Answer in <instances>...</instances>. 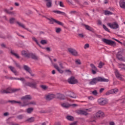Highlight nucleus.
I'll return each instance as SVG.
<instances>
[{
	"instance_id": "1",
	"label": "nucleus",
	"mask_w": 125,
	"mask_h": 125,
	"mask_svg": "<svg viewBox=\"0 0 125 125\" xmlns=\"http://www.w3.org/2000/svg\"><path fill=\"white\" fill-rule=\"evenodd\" d=\"M99 82H104L105 83H108V82H109V79L101 77H96L92 79L90 82L89 84L91 85L95 84V83H98Z\"/></svg>"
},
{
	"instance_id": "2",
	"label": "nucleus",
	"mask_w": 125,
	"mask_h": 125,
	"mask_svg": "<svg viewBox=\"0 0 125 125\" xmlns=\"http://www.w3.org/2000/svg\"><path fill=\"white\" fill-rule=\"evenodd\" d=\"M9 102L12 103L13 104L15 103H18L20 104L21 106L22 107H25V106H28V105H30V104H35L34 103H28V102H24L23 104H21V102H17L16 101H9Z\"/></svg>"
},
{
	"instance_id": "3",
	"label": "nucleus",
	"mask_w": 125,
	"mask_h": 125,
	"mask_svg": "<svg viewBox=\"0 0 125 125\" xmlns=\"http://www.w3.org/2000/svg\"><path fill=\"white\" fill-rule=\"evenodd\" d=\"M102 42L106 43V44H108L109 45H111V46H116V42L114 41L109 40L106 39H103Z\"/></svg>"
},
{
	"instance_id": "4",
	"label": "nucleus",
	"mask_w": 125,
	"mask_h": 125,
	"mask_svg": "<svg viewBox=\"0 0 125 125\" xmlns=\"http://www.w3.org/2000/svg\"><path fill=\"white\" fill-rule=\"evenodd\" d=\"M98 103L101 106H104L108 103V100L105 98H101L98 100Z\"/></svg>"
},
{
	"instance_id": "5",
	"label": "nucleus",
	"mask_w": 125,
	"mask_h": 125,
	"mask_svg": "<svg viewBox=\"0 0 125 125\" xmlns=\"http://www.w3.org/2000/svg\"><path fill=\"white\" fill-rule=\"evenodd\" d=\"M107 25L111 29H114L115 30L119 28V24H118V23H117V22H116L112 23H107Z\"/></svg>"
},
{
	"instance_id": "6",
	"label": "nucleus",
	"mask_w": 125,
	"mask_h": 125,
	"mask_svg": "<svg viewBox=\"0 0 125 125\" xmlns=\"http://www.w3.org/2000/svg\"><path fill=\"white\" fill-rule=\"evenodd\" d=\"M90 109H86L85 111L83 110H77L76 113L78 114V115H84L86 116V115H87V112H90Z\"/></svg>"
},
{
	"instance_id": "7",
	"label": "nucleus",
	"mask_w": 125,
	"mask_h": 125,
	"mask_svg": "<svg viewBox=\"0 0 125 125\" xmlns=\"http://www.w3.org/2000/svg\"><path fill=\"white\" fill-rule=\"evenodd\" d=\"M48 20L50 21V24H54V23H56L57 24H58V25H60L61 26L64 25V24H63V23L56 20H54V19H48Z\"/></svg>"
},
{
	"instance_id": "8",
	"label": "nucleus",
	"mask_w": 125,
	"mask_h": 125,
	"mask_svg": "<svg viewBox=\"0 0 125 125\" xmlns=\"http://www.w3.org/2000/svg\"><path fill=\"white\" fill-rule=\"evenodd\" d=\"M68 52L73 55V56H79V53L77 50L75 49H73L72 48H69L68 49Z\"/></svg>"
},
{
	"instance_id": "9",
	"label": "nucleus",
	"mask_w": 125,
	"mask_h": 125,
	"mask_svg": "<svg viewBox=\"0 0 125 125\" xmlns=\"http://www.w3.org/2000/svg\"><path fill=\"white\" fill-rule=\"evenodd\" d=\"M17 91L16 89H12L11 88H8L6 90H3L1 91V93H12V92H15Z\"/></svg>"
},
{
	"instance_id": "10",
	"label": "nucleus",
	"mask_w": 125,
	"mask_h": 125,
	"mask_svg": "<svg viewBox=\"0 0 125 125\" xmlns=\"http://www.w3.org/2000/svg\"><path fill=\"white\" fill-rule=\"evenodd\" d=\"M68 82L70 84H75L78 83V80L75 78L74 77H71L68 79Z\"/></svg>"
},
{
	"instance_id": "11",
	"label": "nucleus",
	"mask_w": 125,
	"mask_h": 125,
	"mask_svg": "<svg viewBox=\"0 0 125 125\" xmlns=\"http://www.w3.org/2000/svg\"><path fill=\"white\" fill-rule=\"evenodd\" d=\"M122 51H119L117 54V58L118 59V60H120V61H124V62H125V57H123L122 55Z\"/></svg>"
},
{
	"instance_id": "12",
	"label": "nucleus",
	"mask_w": 125,
	"mask_h": 125,
	"mask_svg": "<svg viewBox=\"0 0 125 125\" xmlns=\"http://www.w3.org/2000/svg\"><path fill=\"white\" fill-rule=\"evenodd\" d=\"M52 64V65H53L54 67L55 68H56V70H57V71L60 73L61 74L63 73V70L61 69H60V68L59 67V66H58V65H57V64L56 63H53V62H52V61L51 60H50Z\"/></svg>"
},
{
	"instance_id": "13",
	"label": "nucleus",
	"mask_w": 125,
	"mask_h": 125,
	"mask_svg": "<svg viewBox=\"0 0 125 125\" xmlns=\"http://www.w3.org/2000/svg\"><path fill=\"white\" fill-rule=\"evenodd\" d=\"M90 66L91 68V71H92V74H93L94 75H95V74H96V73L98 72V69H97V67H96V66H95V65H94V64H91Z\"/></svg>"
},
{
	"instance_id": "14",
	"label": "nucleus",
	"mask_w": 125,
	"mask_h": 125,
	"mask_svg": "<svg viewBox=\"0 0 125 125\" xmlns=\"http://www.w3.org/2000/svg\"><path fill=\"white\" fill-rule=\"evenodd\" d=\"M115 76L117 79H119L120 81H124V76H122L119 73L117 70H116L115 72Z\"/></svg>"
},
{
	"instance_id": "15",
	"label": "nucleus",
	"mask_w": 125,
	"mask_h": 125,
	"mask_svg": "<svg viewBox=\"0 0 125 125\" xmlns=\"http://www.w3.org/2000/svg\"><path fill=\"white\" fill-rule=\"evenodd\" d=\"M118 91H119V90L118 89L110 90L106 93V95H109L110 94H114V93H117Z\"/></svg>"
},
{
	"instance_id": "16",
	"label": "nucleus",
	"mask_w": 125,
	"mask_h": 125,
	"mask_svg": "<svg viewBox=\"0 0 125 125\" xmlns=\"http://www.w3.org/2000/svg\"><path fill=\"white\" fill-rule=\"evenodd\" d=\"M8 68H9V69L11 70V72H12V73H14V75L15 76L19 75V73H18V72L16 71V70H15V68H14V67L10 66L8 67Z\"/></svg>"
},
{
	"instance_id": "17",
	"label": "nucleus",
	"mask_w": 125,
	"mask_h": 125,
	"mask_svg": "<svg viewBox=\"0 0 125 125\" xmlns=\"http://www.w3.org/2000/svg\"><path fill=\"white\" fill-rule=\"evenodd\" d=\"M30 53L28 52V51L23 50L21 51V55L25 57H27V58H30Z\"/></svg>"
},
{
	"instance_id": "18",
	"label": "nucleus",
	"mask_w": 125,
	"mask_h": 125,
	"mask_svg": "<svg viewBox=\"0 0 125 125\" xmlns=\"http://www.w3.org/2000/svg\"><path fill=\"white\" fill-rule=\"evenodd\" d=\"M119 5L122 9H125V0H120L119 2Z\"/></svg>"
},
{
	"instance_id": "19",
	"label": "nucleus",
	"mask_w": 125,
	"mask_h": 125,
	"mask_svg": "<svg viewBox=\"0 0 125 125\" xmlns=\"http://www.w3.org/2000/svg\"><path fill=\"white\" fill-rule=\"evenodd\" d=\"M104 113L100 110L96 113V118H100L101 117H104Z\"/></svg>"
},
{
	"instance_id": "20",
	"label": "nucleus",
	"mask_w": 125,
	"mask_h": 125,
	"mask_svg": "<svg viewBox=\"0 0 125 125\" xmlns=\"http://www.w3.org/2000/svg\"><path fill=\"white\" fill-rule=\"evenodd\" d=\"M31 99H32V97H31L30 95H26L21 98V100H22V101H26V100H31Z\"/></svg>"
},
{
	"instance_id": "21",
	"label": "nucleus",
	"mask_w": 125,
	"mask_h": 125,
	"mask_svg": "<svg viewBox=\"0 0 125 125\" xmlns=\"http://www.w3.org/2000/svg\"><path fill=\"white\" fill-rule=\"evenodd\" d=\"M55 97V95L53 94H49L46 96V100H51V99H53Z\"/></svg>"
},
{
	"instance_id": "22",
	"label": "nucleus",
	"mask_w": 125,
	"mask_h": 125,
	"mask_svg": "<svg viewBox=\"0 0 125 125\" xmlns=\"http://www.w3.org/2000/svg\"><path fill=\"white\" fill-rule=\"evenodd\" d=\"M24 70H25V71H26V72H27L28 73H29L31 76H34V75L32 74V72L31 71V68H30V67H29L28 66L24 65Z\"/></svg>"
},
{
	"instance_id": "23",
	"label": "nucleus",
	"mask_w": 125,
	"mask_h": 125,
	"mask_svg": "<svg viewBox=\"0 0 125 125\" xmlns=\"http://www.w3.org/2000/svg\"><path fill=\"white\" fill-rule=\"evenodd\" d=\"M61 106L63 108H65V109H68L69 107H71V104L68 103H63L61 104Z\"/></svg>"
},
{
	"instance_id": "24",
	"label": "nucleus",
	"mask_w": 125,
	"mask_h": 125,
	"mask_svg": "<svg viewBox=\"0 0 125 125\" xmlns=\"http://www.w3.org/2000/svg\"><path fill=\"white\" fill-rule=\"evenodd\" d=\"M45 1H46V6L48 7H51L52 5V3L51 2V0H44Z\"/></svg>"
},
{
	"instance_id": "25",
	"label": "nucleus",
	"mask_w": 125,
	"mask_h": 125,
	"mask_svg": "<svg viewBox=\"0 0 125 125\" xmlns=\"http://www.w3.org/2000/svg\"><path fill=\"white\" fill-rule=\"evenodd\" d=\"M26 85H27L28 86H30V87H32L33 88H36V84L32 83L29 82L26 83Z\"/></svg>"
},
{
	"instance_id": "26",
	"label": "nucleus",
	"mask_w": 125,
	"mask_h": 125,
	"mask_svg": "<svg viewBox=\"0 0 125 125\" xmlns=\"http://www.w3.org/2000/svg\"><path fill=\"white\" fill-rule=\"evenodd\" d=\"M54 13H57V14H61V15H64L66 16V13L65 12H63L60 11L54 10L53 11Z\"/></svg>"
},
{
	"instance_id": "27",
	"label": "nucleus",
	"mask_w": 125,
	"mask_h": 125,
	"mask_svg": "<svg viewBox=\"0 0 125 125\" xmlns=\"http://www.w3.org/2000/svg\"><path fill=\"white\" fill-rule=\"evenodd\" d=\"M17 23H18L19 26H20V27H21V28H23V29H25V30H27V31H30V30H29V29H28V28H26V27L25 26V25L22 24L19 21H17Z\"/></svg>"
},
{
	"instance_id": "28",
	"label": "nucleus",
	"mask_w": 125,
	"mask_h": 125,
	"mask_svg": "<svg viewBox=\"0 0 125 125\" xmlns=\"http://www.w3.org/2000/svg\"><path fill=\"white\" fill-rule=\"evenodd\" d=\"M32 58V59H35V60L38 59L36 55L31 53L29 54V58Z\"/></svg>"
},
{
	"instance_id": "29",
	"label": "nucleus",
	"mask_w": 125,
	"mask_h": 125,
	"mask_svg": "<svg viewBox=\"0 0 125 125\" xmlns=\"http://www.w3.org/2000/svg\"><path fill=\"white\" fill-rule=\"evenodd\" d=\"M11 54H12L13 55L15 56V57H16V58H18V59H19V58H20L19 55H18V54L15 53L14 52V51H11Z\"/></svg>"
},
{
	"instance_id": "30",
	"label": "nucleus",
	"mask_w": 125,
	"mask_h": 125,
	"mask_svg": "<svg viewBox=\"0 0 125 125\" xmlns=\"http://www.w3.org/2000/svg\"><path fill=\"white\" fill-rule=\"evenodd\" d=\"M118 67L121 69V70H125V65L124 64H118Z\"/></svg>"
},
{
	"instance_id": "31",
	"label": "nucleus",
	"mask_w": 125,
	"mask_h": 125,
	"mask_svg": "<svg viewBox=\"0 0 125 125\" xmlns=\"http://www.w3.org/2000/svg\"><path fill=\"white\" fill-rule=\"evenodd\" d=\"M58 96L59 99H61L62 100H64V99H65V96H63V94H58Z\"/></svg>"
},
{
	"instance_id": "32",
	"label": "nucleus",
	"mask_w": 125,
	"mask_h": 125,
	"mask_svg": "<svg viewBox=\"0 0 125 125\" xmlns=\"http://www.w3.org/2000/svg\"><path fill=\"white\" fill-rule=\"evenodd\" d=\"M35 121V118L34 117H31L27 119L26 122L28 123H33Z\"/></svg>"
},
{
	"instance_id": "33",
	"label": "nucleus",
	"mask_w": 125,
	"mask_h": 125,
	"mask_svg": "<svg viewBox=\"0 0 125 125\" xmlns=\"http://www.w3.org/2000/svg\"><path fill=\"white\" fill-rule=\"evenodd\" d=\"M75 62L77 65H81L82 64V62L81 61V60H80V59L75 60Z\"/></svg>"
},
{
	"instance_id": "34",
	"label": "nucleus",
	"mask_w": 125,
	"mask_h": 125,
	"mask_svg": "<svg viewBox=\"0 0 125 125\" xmlns=\"http://www.w3.org/2000/svg\"><path fill=\"white\" fill-rule=\"evenodd\" d=\"M32 40L33 41H34V42H36L37 44H38L39 46H41V44H40V43L39 42V41H38V40H37L36 38L32 37Z\"/></svg>"
},
{
	"instance_id": "35",
	"label": "nucleus",
	"mask_w": 125,
	"mask_h": 125,
	"mask_svg": "<svg viewBox=\"0 0 125 125\" xmlns=\"http://www.w3.org/2000/svg\"><path fill=\"white\" fill-rule=\"evenodd\" d=\"M16 21V20H15V19L13 18H11L9 20V22L10 24H13Z\"/></svg>"
},
{
	"instance_id": "36",
	"label": "nucleus",
	"mask_w": 125,
	"mask_h": 125,
	"mask_svg": "<svg viewBox=\"0 0 125 125\" xmlns=\"http://www.w3.org/2000/svg\"><path fill=\"white\" fill-rule=\"evenodd\" d=\"M66 119L68 121H74V117L72 116L68 115L66 117Z\"/></svg>"
},
{
	"instance_id": "37",
	"label": "nucleus",
	"mask_w": 125,
	"mask_h": 125,
	"mask_svg": "<svg viewBox=\"0 0 125 125\" xmlns=\"http://www.w3.org/2000/svg\"><path fill=\"white\" fill-rule=\"evenodd\" d=\"M105 15H113V13L109 11H105L104 12Z\"/></svg>"
},
{
	"instance_id": "38",
	"label": "nucleus",
	"mask_w": 125,
	"mask_h": 125,
	"mask_svg": "<svg viewBox=\"0 0 125 125\" xmlns=\"http://www.w3.org/2000/svg\"><path fill=\"white\" fill-rule=\"evenodd\" d=\"M33 108H29L27 109H26V112L28 113V114H31L32 112H33Z\"/></svg>"
},
{
	"instance_id": "39",
	"label": "nucleus",
	"mask_w": 125,
	"mask_h": 125,
	"mask_svg": "<svg viewBox=\"0 0 125 125\" xmlns=\"http://www.w3.org/2000/svg\"><path fill=\"white\" fill-rule=\"evenodd\" d=\"M55 31H56V32L57 33V34H59V33H60V32H61V31H62L61 28L56 27L55 28Z\"/></svg>"
},
{
	"instance_id": "40",
	"label": "nucleus",
	"mask_w": 125,
	"mask_h": 125,
	"mask_svg": "<svg viewBox=\"0 0 125 125\" xmlns=\"http://www.w3.org/2000/svg\"><path fill=\"white\" fill-rule=\"evenodd\" d=\"M41 43L42 44H46V43H47V41L45 40H42L41 41Z\"/></svg>"
},
{
	"instance_id": "41",
	"label": "nucleus",
	"mask_w": 125,
	"mask_h": 125,
	"mask_svg": "<svg viewBox=\"0 0 125 125\" xmlns=\"http://www.w3.org/2000/svg\"><path fill=\"white\" fill-rule=\"evenodd\" d=\"M85 27L86 30H88V31H92V28H91V27L88 25H85Z\"/></svg>"
},
{
	"instance_id": "42",
	"label": "nucleus",
	"mask_w": 125,
	"mask_h": 125,
	"mask_svg": "<svg viewBox=\"0 0 125 125\" xmlns=\"http://www.w3.org/2000/svg\"><path fill=\"white\" fill-rule=\"evenodd\" d=\"M103 66H104V63H103L102 62H100L99 63V68H100V69H101L102 68V67H103Z\"/></svg>"
},
{
	"instance_id": "43",
	"label": "nucleus",
	"mask_w": 125,
	"mask_h": 125,
	"mask_svg": "<svg viewBox=\"0 0 125 125\" xmlns=\"http://www.w3.org/2000/svg\"><path fill=\"white\" fill-rule=\"evenodd\" d=\"M5 12L8 13V14H11V15L14 14V13L13 12L9 11V10H7V9H5Z\"/></svg>"
},
{
	"instance_id": "44",
	"label": "nucleus",
	"mask_w": 125,
	"mask_h": 125,
	"mask_svg": "<svg viewBox=\"0 0 125 125\" xmlns=\"http://www.w3.org/2000/svg\"><path fill=\"white\" fill-rule=\"evenodd\" d=\"M103 27L104 30H105V31H106V32H110V30H109V29H108V28H107V27H106L105 25L104 24L103 25Z\"/></svg>"
},
{
	"instance_id": "45",
	"label": "nucleus",
	"mask_w": 125,
	"mask_h": 125,
	"mask_svg": "<svg viewBox=\"0 0 125 125\" xmlns=\"http://www.w3.org/2000/svg\"><path fill=\"white\" fill-rule=\"evenodd\" d=\"M59 66L61 69H64V67L63 66V63L61 62H59Z\"/></svg>"
},
{
	"instance_id": "46",
	"label": "nucleus",
	"mask_w": 125,
	"mask_h": 125,
	"mask_svg": "<svg viewBox=\"0 0 125 125\" xmlns=\"http://www.w3.org/2000/svg\"><path fill=\"white\" fill-rule=\"evenodd\" d=\"M42 88V89H44V90H45V89H47L48 87L46 85H42L41 86Z\"/></svg>"
},
{
	"instance_id": "47",
	"label": "nucleus",
	"mask_w": 125,
	"mask_h": 125,
	"mask_svg": "<svg viewBox=\"0 0 125 125\" xmlns=\"http://www.w3.org/2000/svg\"><path fill=\"white\" fill-rule=\"evenodd\" d=\"M125 97H123V98L121 100H120L119 101H120L121 103H124V102H125Z\"/></svg>"
},
{
	"instance_id": "48",
	"label": "nucleus",
	"mask_w": 125,
	"mask_h": 125,
	"mask_svg": "<svg viewBox=\"0 0 125 125\" xmlns=\"http://www.w3.org/2000/svg\"><path fill=\"white\" fill-rule=\"evenodd\" d=\"M89 47V44L88 43H86L84 46V48L86 49V48H88Z\"/></svg>"
},
{
	"instance_id": "49",
	"label": "nucleus",
	"mask_w": 125,
	"mask_h": 125,
	"mask_svg": "<svg viewBox=\"0 0 125 125\" xmlns=\"http://www.w3.org/2000/svg\"><path fill=\"white\" fill-rule=\"evenodd\" d=\"M88 99H89V100H94V98L92 96H89L88 97Z\"/></svg>"
},
{
	"instance_id": "50",
	"label": "nucleus",
	"mask_w": 125,
	"mask_h": 125,
	"mask_svg": "<svg viewBox=\"0 0 125 125\" xmlns=\"http://www.w3.org/2000/svg\"><path fill=\"white\" fill-rule=\"evenodd\" d=\"M92 93L93 95H97V91L94 90L92 92Z\"/></svg>"
},
{
	"instance_id": "51",
	"label": "nucleus",
	"mask_w": 125,
	"mask_h": 125,
	"mask_svg": "<svg viewBox=\"0 0 125 125\" xmlns=\"http://www.w3.org/2000/svg\"><path fill=\"white\" fill-rule=\"evenodd\" d=\"M60 6L61 7H64V4H63V2L62 1H60Z\"/></svg>"
},
{
	"instance_id": "52",
	"label": "nucleus",
	"mask_w": 125,
	"mask_h": 125,
	"mask_svg": "<svg viewBox=\"0 0 125 125\" xmlns=\"http://www.w3.org/2000/svg\"><path fill=\"white\" fill-rule=\"evenodd\" d=\"M23 115H19L18 116V119H19L20 120H21V119H23Z\"/></svg>"
},
{
	"instance_id": "53",
	"label": "nucleus",
	"mask_w": 125,
	"mask_h": 125,
	"mask_svg": "<svg viewBox=\"0 0 125 125\" xmlns=\"http://www.w3.org/2000/svg\"><path fill=\"white\" fill-rule=\"evenodd\" d=\"M109 125H115V123L114 122H109Z\"/></svg>"
},
{
	"instance_id": "54",
	"label": "nucleus",
	"mask_w": 125,
	"mask_h": 125,
	"mask_svg": "<svg viewBox=\"0 0 125 125\" xmlns=\"http://www.w3.org/2000/svg\"><path fill=\"white\" fill-rule=\"evenodd\" d=\"M65 72H66V73H68V74H71V71H70V70H69V69L66 70H65Z\"/></svg>"
},
{
	"instance_id": "55",
	"label": "nucleus",
	"mask_w": 125,
	"mask_h": 125,
	"mask_svg": "<svg viewBox=\"0 0 125 125\" xmlns=\"http://www.w3.org/2000/svg\"><path fill=\"white\" fill-rule=\"evenodd\" d=\"M19 81H21V82H24V81H25V79H24V78H19Z\"/></svg>"
},
{
	"instance_id": "56",
	"label": "nucleus",
	"mask_w": 125,
	"mask_h": 125,
	"mask_svg": "<svg viewBox=\"0 0 125 125\" xmlns=\"http://www.w3.org/2000/svg\"><path fill=\"white\" fill-rule=\"evenodd\" d=\"M113 40H114L115 41H116V42H119V43H122V42H120L119 40L113 38Z\"/></svg>"
},
{
	"instance_id": "57",
	"label": "nucleus",
	"mask_w": 125,
	"mask_h": 125,
	"mask_svg": "<svg viewBox=\"0 0 125 125\" xmlns=\"http://www.w3.org/2000/svg\"><path fill=\"white\" fill-rule=\"evenodd\" d=\"M98 25H102V22H101V21H98Z\"/></svg>"
},
{
	"instance_id": "58",
	"label": "nucleus",
	"mask_w": 125,
	"mask_h": 125,
	"mask_svg": "<svg viewBox=\"0 0 125 125\" xmlns=\"http://www.w3.org/2000/svg\"><path fill=\"white\" fill-rule=\"evenodd\" d=\"M11 80H18L19 81V78H13V77H12L11 78Z\"/></svg>"
},
{
	"instance_id": "59",
	"label": "nucleus",
	"mask_w": 125,
	"mask_h": 125,
	"mask_svg": "<svg viewBox=\"0 0 125 125\" xmlns=\"http://www.w3.org/2000/svg\"><path fill=\"white\" fill-rule=\"evenodd\" d=\"M46 50H47V51H50V50H51L50 47H47V48H46Z\"/></svg>"
},
{
	"instance_id": "60",
	"label": "nucleus",
	"mask_w": 125,
	"mask_h": 125,
	"mask_svg": "<svg viewBox=\"0 0 125 125\" xmlns=\"http://www.w3.org/2000/svg\"><path fill=\"white\" fill-rule=\"evenodd\" d=\"M79 36L80 37V38H83V34H79Z\"/></svg>"
},
{
	"instance_id": "61",
	"label": "nucleus",
	"mask_w": 125,
	"mask_h": 125,
	"mask_svg": "<svg viewBox=\"0 0 125 125\" xmlns=\"http://www.w3.org/2000/svg\"><path fill=\"white\" fill-rule=\"evenodd\" d=\"M8 112H5L4 113V116H5V117H6V116H8Z\"/></svg>"
},
{
	"instance_id": "62",
	"label": "nucleus",
	"mask_w": 125,
	"mask_h": 125,
	"mask_svg": "<svg viewBox=\"0 0 125 125\" xmlns=\"http://www.w3.org/2000/svg\"><path fill=\"white\" fill-rule=\"evenodd\" d=\"M71 106H73V107H76V106H78V104H70Z\"/></svg>"
},
{
	"instance_id": "63",
	"label": "nucleus",
	"mask_w": 125,
	"mask_h": 125,
	"mask_svg": "<svg viewBox=\"0 0 125 125\" xmlns=\"http://www.w3.org/2000/svg\"><path fill=\"white\" fill-rule=\"evenodd\" d=\"M103 90H104V88H101L100 90V92H103Z\"/></svg>"
},
{
	"instance_id": "64",
	"label": "nucleus",
	"mask_w": 125,
	"mask_h": 125,
	"mask_svg": "<svg viewBox=\"0 0 125 125\" xmlns=\"http://www.w3.org/2000/svg\"><path fill=\"white\" fill-rule=\"evenodd\" d=\"M70 125H77V123L75 122V123L71 124Z\"/></svg>"
}]
</instances>
